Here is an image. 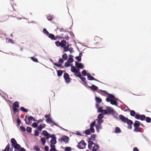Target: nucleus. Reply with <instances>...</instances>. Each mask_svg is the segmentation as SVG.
I'll return each instance as SVG.
<instances>
[{"mask_svg": "<svg viewBox=\"0 0 151 151\" xmlns=\"http://www.w3.org/2000/svg\"><path fill=\"white\" fill-rule=\"evenodd\" d=\"M95 124V121H94L92 122L90 124V127L89 129H87L85 130L84 133L86 135H88L91 134V133H94L95 132L94 129L93 127Z\"/></svg>", "mask_w": 151, "mask_h": 151, "instance_id": "1", "label": "nucleus"}, {"mask_svg": "<svg viewBox=\"0 0 151 151\" xmlns=\"http://www.w3.org/2000/svg\"><path fill=\"white\" fill-rule=\"evenodd\" d=\"M119 117L120 119L122 122L127 123L128 124H133V122L132 120L126 118L123 115H120Z\"/></svg>", "mask_w": 151, "mask_h": 151, "instance_id": "2", "label": "nucleus"}, {"mask_svg": "<svg viewBox=\"0 0 151 151\" xmlns=\"http://www.w3.org/2000/svg\"><path fill=\"white\" fill-rule=\"evenodd\" d=\"M32 120H33L34 121H37V120L35 119L33 116H29L27 115H26L24 121L27 124H29L30 123V121Z\"/></svg>", "mask_w": 151, "mask_h": 151, "instance_id": "3", "label": "nucleus"}, {"mask_svg": "<svg viewBox=\"0 0 151 151\" xmlns=\"http://www.w3.org/2000/svg\"><path fill=\"white\" fill-rule=\"evenodd\" d=\"M19 107V103L16 101L14 102L13 106V111L15 113L19 111V110L17 109Z\"/></svg>", "mask_w": 151, "mask_h": 151, "instance_id": "4", "label": "nucleus"}, {"mask_svg": "<svg viewBox=\"0 0 151 151\" xmlns=\"http://www.w3.org/2000/svg\"><path fill=\"white\" fill-rule=\"evenodd\" d=\"M13 147L15 149L14 151H26V150L24 148L21 147L20 145L17 143Z\"/></svg>", "mask_w": 151, "mask_h": 151, "instance_id": "5", "label": "nucleus"}, {"mask_svg": "<svg viewBox=\"0 0 151 151\" xmlns=\"http://www.w3.org/2000/svg\"><path fill=\"white\" fill-rule=\"evenodd\" d=\"M106 109H107L108 113L112 114L114 115H115V114H117L114 110L111 107L108 106L106 107Z\"/></svg>", "mask_w": 151, "mask_h": 151, "instance_id": "6", "label": "nucleus"}, {"mask_svg": "<svg viewBox=\"0 0 151 151\" xmlns=\"http://www.w3.org/2000/svg\"><path fill=\"white\" fill-rule=\"evenodd\" d=\"M86 144L84 140H82L78 143V147L80 149H83L85 148Z\"/></svg>", "mask_w": 151, "mask_h": 151, "instance_id": "7", "label": "nucleus"}, {"mask_svg": "<svg viewBox=\"0 0 151 151\" xmlns=\"http://www.w3.org/2000/svg\"><path fill=\"white\" fill-rule=\"evenodd\" d=\"M135 118L137 119H140L142 121L145 120L146 118L145 116L144 115H140L139 114H136Z\"/></svg>", "mask_w": 151, "mask_h": 151, "instance_id": "8", "label": "nucleus"}, {"mask_svg": "<svg viewBox=\"0 0 151 151\" xmlns=\"http://www.w3.org/2000/svg\"><path fill=\"white\" fill-rule=\"evenodd\" d=\"M59 64H58L56 63H53L54 65L58 67L61 68L62 67V64L64 62V60L62 58H60L59 60Z\"/></svg>", "mask_w": 151, "mask_h": 151, "instance_id": "9", "label": "nucleus"}, {"mask_svg": "<svg viewBox=\"0 0 151 151\" xmlns=\"http://www.w3.org/2000/svg\"><path fill=\"white\" fill-rule=\"evenodd\" d=\"M64 78L66 83H68L70 82V78H69V75L67 73H64Z\"/></svg>", "mask_w": 151, "mask_h": 151, "instance_id": "10", "label": "nucleus"}, {"mask_svg": "<svg viewBox=\"0 0 151 151\" xmlns=\"http://www.w3.org/2000/svg\"><path fill=\"white\" fill-rule=\"evenodd\" d=\"M69 138L66 136H63L61 138L59 139V141L61 142H64L66 143L68 142Z\"/></svg>", "mask_w": 151, "mask_h": 151, "instance_id": "11", "label": "nucleus"}, {"mask_svg": "<svg viewBox=\"0 0 151 151\" xmlns=\"http://www.w3.org/2000/svg\"><path fill=\"white\" fill-rule=\"evenodd\" d=\"M59 38L63 39H65L67 40H69V37L68 36V34L67 33L65 32L64 34H62L59 37Z\"/></svg>", "mask_w": 151, "mask_h": 151, "instance_id": "12", "label": "nucleus"}, {"mask_svg": "<svg viewBox=\"0 0 151 151\" xmlns=\"http://www.w3.org/2000/svg\"><path fill=\"white\" fill-rule=\"evenodd\" d=\"M75 66L78 69H83L84 67V66L82 64L76 61L75 62Z\"/></svg>", "mask_w": 151, "mask_h": 151, "instance_id": "13", "label": "nucleus"}, {"mask_svg": "<svg viewBox=\"0 0 151 151\" xmlns=\"http://www.w3.org/2000/svg\"><path fill=\"white\" fill-rule=\"evenodd\" d=\"M87 76L88 79L89 80H95V81H98L94 77L91 76L90 74H87Z\"/></svg>", "mask_w": 151, "mask_h": 151, "instance_id": "14", "label": "nucleus"}, {"mask_svg": "<svg viewBox=\"0 0 151 151\" xmlns=\"http://www.w3.org/2000/svg\"><path fill=\"white\" fill-rule=\"evenodd\" d=\"M42 134L46 137L47 139H48L49 138L50 134L46 131L43 130L42 131Z\"/></svg>", "mask_w": 151, "mask_h": 151, "instance_id": "15", "label": "nucleus"}, {"mask_svg": "<svg viewBox=\"0 0 151 151\" xmlns=\"http://www.w3.org/2000/svg\"><path fill=\"white\" fill-rule=\"evenodd\" d=\"M67 42L66 41L64 40H62L60 42V47L63 48L66 45Z\"/></svg>", "mask_w": 151, "mask_h": 151, "instance_id": "16", "label": "nucleus"}, {"mask_svg": "<svg viewBox=\"0 0 151 151\" xmlns=\"http://www.w3.org/2000/svg\"><path fill=\"white\" fill-rule=\"evenodd\" d=\"M103 122V120L101 119H98V125H96V127L97 130H98V127H100L101 124Z\"/></svg>", "mask_w": 151, "mask_h": 151, "instance_id": "17", "label": "nucleus"}, {"mask_svg": "<svg viewBox=\"0 0 151 151\" xmlns=\"http://www.w3.org/2000/svg\"><path fill=\"white\" fill-rule=\"evenodd\" d=\"M89 88L93 91H96L98 89V87L94 85H92L91 86L89 87Z\"/></svg>", "mask_w": 151, "mask_h": 151, "instance_id": "18", "label": "nucleus"}, {"mask_svg": "<svg viewBox=\"0 0 151 151\" xmlns=\"http://www.w3.org/2000/svg\"><path fill=\"white\" fill-rule=\"evenodd\" d=\"M46 126V125L45 124H40V125L38 127L37 129L39 131H41L42 129V128H44Z\"/></svg>", "mask_w": 151, "mask_h": 151, "instance_id": "19", "label": "nucleus"}, {"mask_svg": "<svg viewBox=\"0 0 151 151\" xmlns=\"http://www.w3.org/2000/svg\"><path fill=\"white\" fill-rule=\"evenodd\" d=\"M48 35V37L52 40H56L57 39V38L55 37L54 35L52 34H49Z\"/></svg>", "mask_w": 151, "mask_h": 151, "instance_id": "20", "label": "nucleus"}, {"mask_svg": "<svg viewBox=\"0 0 151 151\" xmlns=\"http://www.w3.org/2000/svg\"><path fill=\"white\" fill-rule=\"evenodd\" d=\"M11 142L12 144V147L14 146L16 144H17L16 141L14 138H12L11 139Z\"/></svg>", "mask_w": 151, "mask_h": 151, "instance_id": "21", "label": "nucleus"}, {"mask_svg": "<svg viewBox=\"0 0 151 151\" xmlns=\"http://www.w3.org/2000/svg\"><path fill=\"white\" fill-rule=\"evenodd\" d=\"M141 131V129L139 127V126L134 127V131L137 132H140Z\"/></svg>", "mask_w": 151, "mask_h": 151, "instance_id": "22", "label": "nucleus"}, {"mask_svg": "<svg viewBox=\"0 0 151 151\" xmlns=\"http://www.w3.org/2000/svg\"><path fill=\"white\" fill-rule=\"evenodd\" d=\"M121 132V130L119 127H116L115 128V133H119Z\"/></svg>", "mask_w": 151, "mask_h": 151, "instance_id": "23", "label": "nucleus"}, {"mask_svg": "<svg viewBox=\"0 0 151 151\" xmlns=\"http://www.w3.org/2000/svg\"><path fill=\"white\" fill-rule=\"evenodd\" d=\"M110 103L112 105H117V103L116 101L113 99L111 100L110 101Z\"/></svg>", "mask_w": 151, "mask_h": 151, "instance_id": "24", "label": "nucleus"}, {"mask_svg": "<svg viewBox=\"0 0 151 151\" xmlns=\"http://www.w3.org/2000/svg\"><path fill=\"white\" fill-rule=\"evenodd\" d=\"M130 114L132 116H134L135 117L136 114H136L134 111L131 110L130 112Z\"/></svg>", "mask_w": 151, "mask_h": 151, "instance_id": "25", "label": "nucleus"}, {"mask_svg": "<svg viewBox=\"0 0 151 151\" xmlns=\"http://www.w3.org/2000/svg\"><path fill=\"white\" fill-rule=\"evenodd\" d=\"M41 142L43 145H45L46 142V139L45 137L41 138L40 139Z\"/></svg>", "mask_w": 151, "mask_h": 151, "instance_id": "26", "label": "nucleus"}, {"mask_svg": "<svg viewBox=\"0 0 151 151\" xmlns=\"http://www.w3.org/2000/svg\"><path fill=\"white\" fill-rule=\"evenodd\" d=\"M47 18L48 20L51 21L53 18V15L49 14L47 15Z\"/></svg>", "mask_w": 151, "mask_h": 151, "instance_id": "27", "label": "nucleus"}, {"mask_svg": "<svg viewBox=\"0 0 151 151\" xmlns=\"http://www.w3.org/2000/svg\"><path fill=\"white\" fill-rule=\"evenodd\" d=\"M140 124V122L138 121H135L134 124V127L136 126H139Z\"/></svg>", "mask_w": 151, "mask_h": 151, "instance_id": "28", "label": "nucleus"}, {"mask_svg": "<svg viewBox=\"0 0 151 151\" xmlns=\"http://www.w3.org/2000/svg\"><path fill=\"white\" fill-rule=\"evenodd\" d=\"M34 150L35 151H40V148L37 145H35L34 146Z\"/></svg>", "mask_w": 151, "mask_h": 151, "instance_id": "29", "label": "nucleus"}, {"mask_svg": "<svg viewBox=\"0 0 151 151\" xmlns=\"http://www.w3.org/2000/svg\"><path fill=\"white\" fill-rule=\"evenodd\" d=\"M96 137V134H93L91 135V138H89L88 139L89 140H95V139Z\"/></svg>", "mask_w": 151, "mask_h": 151, "instance_id": "30", "label": "nucleus"}, {"mask_svg": "<svg viewBox=\"0 0 151 151\" xmlns=\"http://www.w3.org/2000/svg\"><path fill=\"white\" fill-rule=\"evenodd\" d=\"M63 48V51L64 52H67L69 50V48L68 47V46L66 45Z\"/></svg>", "mask_w": 151, "mask_h": 151, "instance_id": "31", "label": "nucleus"}, {"mask_svg": "<svg viewBox=\"0 0 151 151\" xmlns=\"http://www.w3.org/2000/svg\"><path fill=\"white\" fill-rule=\"evenodd\" d=\"M76 69L74 66L72 65L71 66V70L72 72L74 73L76 72Z\"/></svg>", "mask_w": 151, "mask_h": 151, "instance_id": "32", "label": "nucleus"}, {"mask_svg": "<svg viewBox=\"0 0 151 151\" xmlns=\"http://www.w3.org/2000/svg\"><path fill=\"white\" fill-rule=\"evenodd\" d=\"M57 72L58 76H60L62 75L63 71L61 70H57Z\"/></svg>", "mask_w": 151, "mask_h": 151, "instance_id": "33", "label": "nucleus"}, {"mask_svg": "<svg viewBox=\"0 0 151 151\" xmlns=\"http://www.w3.org/2000/svg\"><path fill=\"white\" fill-rule=\"evenodd\" d=\"M95 99H96V102L97 103H100L102 101L101 99L100 98H99V97H96Z\"/></svg>", "mask_w": 151, "mask_h": 151, "instance_id": "34", "label": "nucleus"}, {"mask_svg": "<svg viewBox=\"0 0 151 151\" xmlns=\"http://www.w3.org/2000/svg\"><path fill=\"white\" fill-rule=\"evenodd\" d=\"M81 78V80L82 81H83L85 84H87V82H86V79L85 78L83 77H81H81H80V78Z\"/></svg>", "mask_w": 151, "mask_h": 151, "instance_id": "35", "label": "nucleus"}, {"mask_svg": "<svg viewBox=\"0 0 151 151\" xmlns=\"http://www.w3.org/2000/svg\"><path fill=\"white\" fill-rule=\"evenodd\" d=\"M20 110L24 112H28V110L27 109L24 108L23 107H21L20 108Z\"/></svg>", "mask_w": 151, "mask_h": 151, "instance_id": "36", "label": "nucleus"}, {"mask_svg": "<svg viewBox=\"0 0 151 151\" xmlns=\"http://www.w3.org/2000/svg\"><path fill=\"white\" fill-rule=\"evenodd\" d=\"M50 143L52 145H55L56 143V139H52L50 141Z\"/></svg>", "mask_w": 151, "mask_h": 151, "instance_id": "37", "label": "nucleus"}, {"mask_svg": "<svg viewBox=\"0 0 151 151\" xmlns=\"http://www.w3.org/2000/svg\"><path fill=\"white\" fill-rule=\"evenodd\" d=\"M43 32L44 34L47 35H48L49 34V32L45 28L43 29Z\"/></svg>", "mask_w": 151, "mask_h": 151, "instance_id": "38", "label": "nucleus"}, {"mask_svg": "<svg viewBox=\"0 0 151 151\" xmlns=\"http://www.w3.org/2000/svg\"><path fill=\"white\" fill-rule=\"evenodd\" d=\"M63 58L65 60L68 59V57L66 53H64L62 56Z\"/></svg>", "mask_w": 151, "mask_h": 151, "instance_id": "39", "label": "nucleus"}, {"mask_svg": "<svg viewBox=\"0 0 151 151\" xmlns=\"http://www.w3.org/2000/svg\"><path fill=\"white\" fill-rule=\"evenodd\" d=\"M79 69L77 68L76 69V72H75V73H78L79 74L78 75V77L80 78V77H81V74L80 72H79Z\"/></svg>", "mask_w": 151, "mask_h": 151, "instance_id": "40", "label": "nucleus"}, {"mask_svg": "<svg viewBox=\"0 0 151 151\" xmlns=\"http://www.w3.org/2000/svg\"><path fill=\"white\" fill-rule=\"evenodd\" d=\"M9 144L7 145H6L5 149L4 150H3V151H9Z\"/></svg>", "mask_w": 151, "mask_h": 151, "instance_id": "41", "label": "nucleus"}, {"mask_svg": "<svg viewBox=\"0 0 151 151\" xmlns=\"http://www.w3.org/2000/svg\"><path fill=\"white\" fill-rule=\"evenodd\" d=\"M31 59L33 61L35 62H38L37 59L34 57H31Z\"/></svg>", "mask_w": 151, "mask_h": 151, "instance_id": "42", "label": "nucleus"}, {"mask_svg": "<svg viewBox=\"0 0 151 151\" xmlns=\"http://www.w3.org/2000/svg\"><path fill=\"white\" fill-rule=\"evenodd\" d=\"M73 59L72 58H69L67 60V61L70 63H72L73 61Z\"/></svg>", "mask_w": 151, "mask_h": 151, "instance_id": "43", "label": "nucleus"}, {"mask_svg": "<svg viewBox=\"0 0 151 151\" xmlns=\"http://www.w3.org/2000/svg\"><path fill=\"white\" fill-rule=\"evenodd\" d=\"M26 130L27 132L31 133L32 131V128L30 127H28L27 128Z\"/></svg>", "mask_w": 151, "mask_h": 151, "instance_id": "44", "label": "nucleus"}, {"mask_svg": "<svg viewBox=\"0 0 151 151\" xmlns=\"http://www.w3.org/2000/svg\"><path fill=\"white\" fill-rule=\"evenodd\" d=\"M146 120L147 122L148 123H150L151 122V119L148 117H146Z\"/></svg>", "mask_w": 151, "mask_h": 151, "instance_id": "45", "label": "nucleus"}, {"mask_svg": "<svg viewBox=\"0 0 151 151\" xmlns=\"http://www.w3.org/2000/svg\"><path fill=\"white\" fill-rule=\"evenodd\" d=\"M103 115L102 114H99L98 117V119H101L103 117Z\"/></svg>", "mask_w": 151, "mask_h": 151, "instance_id": "46", "label": "nucleus"}, {"mask_svg": "<svg viewBox=\"0 0 151 151\" xmlns=\"http://www.w3.org/2000/svg\"><path fill=\"white\" fill-rule=\"evenodd\" d=\"M46 121L48 123H50L52 122L50 117H48V118L46 119Z\"/></svg>", "mask_w": 151, "mask_h": 151, "instance_id": "47", "label": "nucleus"}, {"mask_svg": "<svg viewBox=\"0 0 151 151\" xmlns=\"http://www.w3.org/2000/svg\"><path fill=\"white\" fill-rule=\"evenodd\" d=\"M81 73L83 76H85L86 75V72L85 70H83L81 72Z\"/></svg>", "mask_w": 151, "mask_h": 151, "instance_id": "48", "label": "nucleus"}, {"mask_svg": "<svg viewBox=\"0 0 151 151\" xmlns=\"http://www.w3.org/2000/svg\"><path fill=\"white\" fill-rule=\"evenodd\" d=\"M88 144L90 145H94V146H95L96 145H98L96 144H95L93 142L90 140L88 141Z\"/></svg>", "mask_w": 151, "mask_h": 151, "instance_id": "49", "label": "nucleus"}, {"mask_svg": "<svg viewBox=\"0 0 151 151\" xmlns=\"http://www.w3.org/2000/svg\"><path fill=\"white\" fill-rule=\"evenodd\" d=\"M101 113H102V114H103L104 115H105L108 114V112L107 111V109L103 110L101 112Z\"/></svg>", "mask_w": 151, "mask_h": 151, "instance_id": "50", "label": "nucleus"}, {"mask_svg": "<svg viewBox=\"0 0 151 151\" xmlns=\"http://www.w3.org/2000/svg\"><path fill=\"white\" fill-rule=\"evenodd\" d=\"M35 135L36 136H38L39 134V132L37 130H35L34 132Z\"/></svg>", "mask_w": 151, "mask_h": 151, "instance_id": "51", "label": "nucleus"}, {"mask_svg": "<svg viewBox=\"0 0 151 151\" xmlns=\"http://www.w3.org/2000/svg\"><path fill=\"white\" fill-rule=\"evenodd\" d=\"M112 99L109 96L106 99V101L108 102H110L111 100Z\"/></svg>", "mask_w": 151, "mask_h": 151, "instance_id": "52", "label": "nucleus"}, {"mask_svg": "<svg viewBox=\"0 0 151 151\" xmlns=\"http://www.w3.org/2000/svg\"><path fill=\"white\" fill-rule=\"evenodd\" d=\"M55 44L57 46L60 47V42L59 41L56 42H55Z\"/></svg>", "mask_w": 151, "mask_h": 151, "instance_id": "53", "label": "nucleus"}, {"mask_svg": "<svg viewBox=\"0 0 151 151\" xmlns=\"http://www.w3.org/2000/svg\"><path fill=\"white\" fill-rule=\"evenodd\" d=\"M71 150V148L70 147H66L65 148V151H70Z\"/></svg>", "mask_w": 151, "mask_h": 151, "instance_id": "54", "label": "nucleus"}, {"mask_svg": "<svg viewBox=\"0 0 151 151\" xmlns=\"http://www.w3.org/2000/svg\"><path fill=\"white\" fill-rule=\"evenodd\" d=\"M38 126L37 124V123H33L32 124V127L34 128Z\"/></svg>", "mask_w": 151, "mask_h": 151, "instance_id": "55", "label": "nucleus"}, {"mask_svg": "<svg viewBox=\"0 0 151 151\" xmlns=\"http://www.w3.org/2000/svg\"><path fill=\"white\" fill-rule=\"evenodd\" d=\"M70 63L68 62H66L65 63V66L66 67H68L70 66Z\"/></svg>", "mask_w": 151, "mask_h": 151, "instance_id": "56", "label": "nucleus"}, {"mask_svg": "<svg viewBox=\"0 0 151 151\" xmlns=\"http://www.w3.org/2000/svg\"><path fill=\"white\" fill-rule=\"evenodd\" d=\"M20 128L22 130V131L23 132H24L26 130L25 128L23 126H21L20 127Z\"/></svg>", "mask_w": 151, "mask_h": 151, "instance_id": "57", "label": "nucleus"}, {"mask_svg": "<svg viewBox=\"0 0 151 151\" xmlns=\"http://www.w3.org/2000/svg\"><path fill=\"white\" fill-rule=\"evenodd\" d=\"M76 59L78 61H80L81 60V58L80 56H77L76 57Z\"/></svg>", "mask_w": 151, "mask_h": 151, "instance_id": "58", "label": "nucleus"}, {"mask_svg": "<svg viewBox=\"0 0 151 151\" xmlns=\"http://www.w3.org/2000/svg\"><path fill=\"white\" fill-rule=\"evenodd\" d=\"M49 136V138L51 137L52 138V139H54V138L56 139V137H55V135L54 134L50 135V134Z\"/></svg>", "mask_w": 151, "mask_h": 151, "instance_id": "59", "label": "nucleus"}, {"mask_svg": "<svg viewBox=\"0 0 151 151\" xmlns=\"http://www.w3.org/2000/svg\"><path fill=\"white\" fill-rule=\"evenodd\" d=\"M103 109L101 107H100L98 108V111L99 112H101Z\"/></svg>", "mask_w": 151, "mask_h": 151, "instance_id": "60", "label": "nucleus"}, {"mask_svg": "<svg viewBox=\"0 0 151 151\" xmlns=\"http://www.w3.org/2000/svg\"><path fill=\"white\" fill-rule=\"evenodd\" d=\"M9 9H10L11 11H15L14 10V7H13V6H10V7L9 8Z\"/></svg>", "mask_w": 151, "mask_h": 151, "instance_id": "61", "label": "nucleus"}, {"mask_svg": "<svg viewBox=\"0 0 151 151\" xmlns=\"http://www.w3.org/2000/svg\"><path fill=\"white\" fill-rule=\"evenodd\" d=\"M92 145L88 144V148L89 149L91 150L92 149Z\"/></svg>", "mask_w": 151, "mask_h": 151, "instance_id": "62", "label": "nucleus"}, {"mask_svg": "<svg viewBox=\"0 0 151 151\" xmlns=\"http://www.w3.org/2000/svg\"><path fill=\"white\" fill-rule=\"evenodd\" d=\"M45 150L46 151H48L49 150V147L47 146H45Z\"/></svg>", "mask_w": 151, "mask_h": 151, "instance_id": "63", "label": "nucleus"}, {"mask_svg": "<svg viewBox=\"0 0 151 151\" xmlns=\"http://www.w3.org/2000/svg\"><path fill=\"white\" fill-rule=\"evenodd\" d=\"M133 151H139L137 147H135L133 148Z\"/></svg>", "mask_w": 151, "mask_h": 151, "instance_id": "64", "label": "nucleus"}]
</instances>
